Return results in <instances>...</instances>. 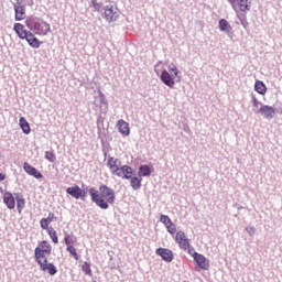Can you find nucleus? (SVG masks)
<instances>
[{"mask_svg":"<svg viewBox=\"0 0 282 282\" xmlns=\"http://www.w3.org/2000/svg\"><path fill=\"white\" fill-rule=\"evenodd\" d=\"M88 193L91 202L101 208V210H107L109 206H113V204H116V192L107 185H100L99 189L90 187Z\"/></svg>","mask_w":282,"mask_h":282,"instance_id":"obj_1","label":"nucleus"},{"mask_svg":"<svg viewBox=\"0 0 282 282\" xmlns=\"http://www.w3.org/2000/svg\"><path fill=\"white\" fill-rule=\"evenodd\" d=\"M52 254V245L47 240H42L34 250L36 263L40 265L42 272H48L54 276L58 272L53 263L47 262V257Z\"/></svg>","mask_w":282,"mask_h":282,"instance_id":"obj_2","label":"nucleus"},{"mask_svg":"<svg viewBox=\"0 0 282 282\" xmlns=\"http://www.w3.org/2000/svg\"><path fill=\"white\" fill-rule=\"evenodd\" d=\"M25 25L31 32H35L37 36H47L52 32L50 23L41 18L30 17L25 20Z\"/></svg>","mask_w":282,"mask_h":282,"instance_id":"obj_3","label":"nucleus"},{"mask_svg":"<svg viewBox=\"0 0 282 282\" xmlns=\"http://www.w3.org/2000/svg\"><path fill=\"white\" fill-rule=\"evenodd\" d=\"M161 80L166 87L173 89L177 83L182 82V76H180V69L175 64L169 66V70L164 69L161 73Z\"/></svg>","mask_w":282,"mask_h":282,"instance_id":"obj_4","label":"nucleus"},{"mask_svg":"<svg viewBox=\"0 0 282 282\" xmlns=\"http://www.w3.org/2000/svg\"><path fill=\"white\" fill-rule=\"evenodd\" d=\"M175 241L177 242L178 248H181V250H184V252H186L187 254H193V252L195 251V248L191 246V240L188 239V237H186V232L182 230L177 231L175 236Z\"/></svg>","mask_w":282,"mask_h":282,"instance_id":"obj_5","label":"nucleus"},{"mask_svg":"<svg viewBox=\"0 0 282 282\" xmlns=\"http://www.w3.org/2000/svg\"><path fill=\"white\" fill-rule=\"evenodd\" d=\"M192 257L200 270H208L210 268V261L204 254L193 251Z\"/></svg>","mask_w":282,"mask_h":282,"instance_id":"obj_6","label":"nucleus"},{"mask_svg":"<svg viewBox=\"0 0 282 282\" xmlns=\"http://www.w3.org/2000/svg\"><path fill=\"white\" fill-rule=\"evenodd\" d=\"M3 204L9 208V210H14L17 207V196H14L11 192H6L2 196Z\"/></svg>","mask_w":282,"mask_h":282,"instance_id":"obj_7","label":"nucleus"},{"mask_svg":"<svg viewBox=\"0 0 282 282\" xmlns=\"http://www.w3.org/2000/svg\"><path fill=\"white\" fill-rule=\"evenodd\" d=\"M107 166L111 173V175H117L119 169L122 167L120 160L109 156L107 161Z\"/></svg>","mask_w":282,"mask_h":282,"instance_id":"obj_8","label":"nucleus"},{"mask_svg":"<svg viewBox=\"0 0 282 282\" xmlns=\"http://www.w3.org/2000/svg\"><path fill=\"white\" fill-rule=\"evenodd\" d=\"M115 175L121 177V180H131L133 177V169L129 165H122Z\"/></svg>","mask_w":282,"mask_h":282,"instance_id":"obj_9","label":"nucleus"},{"mask_svg":"<svg viewBox=\"0 0 282 282\" xmlns=\"http://www.w3.org/2000/svg\"><path fill=\"white\" fill-rule=\"evenodd\" d=\"M156 254L163 259V261H166V263H171L174 259L173 251L171 249L166 248H159L156 249Z\"/></svg>","mask_w":282,"mask_h":282,"instance_id":"obj_10","label":"nucleus"},{"mask_svg":"<svg viewBox=\"0 0 282 282\" xmlns=\"http://www.w3.org/2000/svg\"><path fill=\"white\" fill-rule=\"evenodd\" d=\"M23 170L28 175H31L32 177H35V180L43 178V174L36 170V167L32 166L30 163L24 162L23 163Z\"/></svg>","mask_w":282,"mask_h":282,"instance_id":"obj_11","label":"nucleus"},{"mask_svg":"<svg viewBox=\"0 0 282 282\" xmlns=\"http://www.w3.org/2000/svg\"><path fill=\"white\" fill-rule=\"evenodd\" d=\"M259 113L263 116V118H267V120H272L274 118V115L276 113V110L272 106H261L259 109Z\"/></svg>","mask_w":282,"mask_h":282,"instance_id":"obj_12","label":"nucleus"},{"mask_svg":"<svg viewBox=\"0 0 282 282\" xmlns=\"http://www.w3.org/2000/svg\"><path fill=\"white\" fill-rule=\"evenodd\" d=\"M66 193L75 199H80V197H85V191H83L78 185L67 187Z\"/></svg>","mask_w":282,"mask_h":282,"instance_id":"obj_13","label":"nucleus"},{"mask_svg":"<svg viewBox=\"0 0 282 282\" xmlns=\"http://www.w3.org/2000/svg\"><path fill=\"white\" fill-rule=\"evenodd\" d=\"M118 10L113 9V6H108L105 9V19L109 21V23L113 21H118Z\"/></svg>","mask_w":282,"mask_h":282,"instance_id":"obj_14","label":"nucleus"},{"mask_svg":"<svg viewBox=\"0 0 282 282\" xmlns=\"http://www.w3.org/2000/svg\"><path fill=\"white\" fill-rule=\"evenodd\" d=\"M24 39L31 47H34V50H39V47H41V42L32 31H30Z\"/></svg>","mask_w":282,"mask_h":282,"instance_id":"obj_15","label":"nucleus"},{"mask_svg":"<svg viewBox=\"0 0 282 282\" xmlns=\"http://www.w3.org/2000/svg\"><path fill=\"white\" fill-rule=\"evenodd\" d=\"M52 221H56V215H54V213H50L46 218L40 220L42 230H50V224H52Z\"/></svg>","mask_w":282,"mask_h":282,"instance_id":"obj_16","label":"nucleus"},{"mask_svg":"<svg viewBox=\"0 0 282 282\" xmlns=\"http://www.w3.org/2000/svg\"><path fill=\"white\" fill-rule=\"evenodd\" d=\"M117 129L121 135H129L131 133V130L129 128V123L124 121L123 119L119 120L117 122Z\"/></svg>","mask_w":282,"mask_h":282,"instance_id":"obj_17","label":"nucleus"},{"mask_svg":"<svg viewBox=\"0 0 282 282\" xmlns=\"http://www.w3.org/2000/svg\"><path fill=\"white\" fill-rule=\"evenodd\" d=\"M13 31L19 36V39H25L26 34L30 32L25 29V25L22 23H15L13 26Z\"/></svg>","mask_w":282,"mask_h":282,"instance_id":"obj_18","label":"nucleus"},{"mask_svg":"<svg viewBox=\"0 0 282 282\" xmlns=\"http://www.w3.org/2000/svg\"><path fill=\"white\" fill-rule=\"evenodd\" d=\"M15 21H23L25 19V7L21 3L14 6Z\"/></svg>","mask_w":282,"mask_h":282,"instance_id":"obj_19","label":"nucleus"},{"mask_svg":"<svg viewBox=\"0 0 282 282\" xmlns=\"http://www.w3.org/2000/svg\"><path fill=\"white\" fill-rule=\"evenodd\" d=\"M218 28L220 32H226V34H230L232 32V26L230 25L229 22H227L226 19L219 20Z\"/></svg>","mask_w":282,"mask_h":282,"instance_id":"obj_20","label":"nucleus"},{"mask_svg":"<svg viewBox=\"0 0 282 282\" xmlns=\"http://www.w3.org/2000/svg\"><path fill=\"white\" fill-rule=\"evenodd\" d=\"M235 6H238L240 12H249L250 0H235Z\"/></svg>","mask_w":282,"mask_h":282,"instance_id":"obj_21","label":"nucleus"},{"mask_svg":"<svg viewBox=\"0 0 282 282\" xmlns=\"http://www.w3.org/2000/svg\"><path fill=\"white\" fill-rule=\"evenodd\" d=\"M19 124L23 133H25V135H30L32 129L30 128V122H28V120L24 117H21L19 119Z\"/></svg>","mask_w":282,"mask_h":282,"instance_id":"obj_22","label":"nucleus"},{"mask_svg":"<svg viewBox=\"0 0 282 282\" xmlns=\"http://www.w3.org/2000/svg\"><path fill=\"white\" fill-rule=\"evenodd\" d=\"M15 202H17V210L19 215L23 213V208H25V198H23V195L15 194Z\"/></svg>","mask_w":282,"mask_h":282,"instance_id":"obj_23","label":"nucleus"},{"mask_svg":"<svg viewBox=\"0 0 282 282\" xmlns=\"http://www.w3.org/2000/svg\"><path fill=\"white\" fill-rule=\"evenodd\" d=\"M254 89L257 94H260V96H265V94L268 93V87H265V84L261 80L256 82Z\"/></svg>","mask_w":282,"mask_h":282,"instance_id":"obj_24","label":"nucleus"},{"mask_svg":"<svg viewBox=\"0 0 282 282\" xmlns=\"http://www.w3.org/2000/svg\"><path fill=\"white\" fill-rule=\"evenodd\" d=\"M139 174L142 177H149V175H151V167H149V165H141L139 169Z\"/></svg>","mask_w":282,"mask_h":282,"instance_id":"obj_25","label":"nucleus"},{"mask_svg":"<svg viewBox=\"0 0 282 282\" xmlns=\"http://www.w3.org/2000/svg\"><path fill=\"white\" fill-rule=\"evenodd\" d=\"M130 184L134 191H138L142 186V180L131 176Z\"/></svg>","mask_w":282,"mask_h":282,"instance_id":"obj_26","label":"nucleus"},{"mask_svg":"<svg viewBox=\"0 0 282 282\" xmlns=\"http://www.w3.org/2000/svg\"><path fill=\"white\" fill-rule=\"evenodd\" d=\"M47 230V235L51 237L53 243H58V234H56L55 229L50 227Z\"/></svg>","mask_w":282,"mask_h":282,"instance_id":"obj_27","label":"nucleus"},{"mask_svg":"<svg viewBox=\"0 0 282 282\" xmlns=\"http://www.w3.org/2000/svg\"><path fill=\"white\" fill-rule=\"evenodd\" d=\"M66 250L69 252L70 257L75 259V261H78V259H80V256H78V252H76V248H74V246L66 247Z\"/></svg>","mask_w":282,"mask_h":282,"instance_id":"obj_28","label":"nucleus"},{"mask_svg":"<svg viewBox=\"0 0 282 282\" xmlns=\"http://www.w3.org/2000/svg\"><path fill=\"white\" fill-rule=\"evenodd\" d=\"M76 241V238H72V236H69V234H65L64 237V243L67 246H74V242Z\"/></svg>","mask_w":282,"mask_h":282,"instance_id":"obj_29","label":"nucleus"},{"mask_svg":"<svg viewBox=\"0 0 282 282\" xmlns=\"http://www.w3.org/2000/svg\"><path fill=\"white\" fill-rule=\"evenodd\" d=\"M167 232H170V235H175V232H177V227L174 225V223H170L167 225V227H165Z\"/></svg>","mask_w":282,"mask_h":282,"instance_id":"obj_30","label":"nucleus"},{"mask_svg":"<svg viewBox=\"0 0 282 282\" xmlns=\"http://www.w3.org/2000/svg\"><path fill=\"white\" fill-rule=\"evenodd\" d=\"M45 159L48 162H56V155L54 154V152H51V151L45 152Z\"/></svg>","mask_w":282,"mask_h":282,"instance_id":"obj_31","label":"nucleus"},{"mask_svg":"<svg viewBox=\"0 0 282 282\" xmlns=\"http://www.w3.org/2000/svg\"><path fill=\"white\" fill-rule=\"evenodd\" d=\"M160 221L161 224H163L165 226V228L167 227V225L170 223H172L173 220H171V218L167 215H161L160 217Z\"/></svg>","mask_w":282,"mask_h":282,"instance_id":"obj_32","label":"nucleus"},{"mask_svg":"<svg viewBox=\"0 0 282 282\" xmlns=\"http://www.w3.org/2000/svg\"><path fill=\"white\" fill-rule=\"evenodd\" d=\"M82 270L83 272H85V274H91V265H89V263L84 262V264L82 265Z\"/></svg>","mask_w":282,"mask_h":282,"instance_id":"obj_33","label":"nucleus"},{"mask_svg":"<svg viewBox=\"0 0 282 282\" xmlns=\"http://www.w3.org/2000/svg\"><path fill=\"white\" fill-rule=\"evenodd\" d=\"M91 4L97 12L100 11L101 6L98 3V1L91 0Z\"/></svg>","mask_w":282,"mask_h":282,"instance_id":"obj_34","label":"nucleus"},{"mask_svg":"<svg viewBox=\"0 0 282 282\" xmlns=\"http://www.w3.org/2000/svg\"><path fill=\"white\" fill-rule=\"evenodd\" d=\"M246 231H247L250 236H252V235H254V232H257V229H256L254 227H247V228H246Z\"/></svg>","mask_w":282,"mask_h":282,"instance_id":"obj_35","label":"nucleus"},{"mask_svg":"<svg viewBox=\"0 0 282 282\" xmlns=\"http://www.w3.org/2000/svg\"><path fill=\"white\" fill-rule=\"evenodd\" d=\"M261 105V102H259V100H257V98L253 99V107H259Z\"/></svg>","mask_w":282,"mask_h":282,"instance_id":"obj_36","label":"nucleus"},{"mask_svg":"<svg viewBox=\"0 0 282 282\" xmlns=\"http://www.w3.org/2000/svg\"><path fill=\"white\" fill-rule=\"evenodd\" d=\"M3 180H6V174L0 173V182H3Z\"/></svg>","mask_w":282,"mask_h":282,"instance_id":"obj_37","label":"nucleus"},{"mask_svg":"<svg viewBox=\"0 0 282 282\" xmlns=\"http://www.w3.org/2000/svg\"><path fill=\"white\" fill-rule=\"evenodd\" d=\"M230 6H232V8L235 9V0H228Z\"/></svg>","mask_w":282,"mask_h":282,"instance_id":"obj_38","label":"nucleus"},{"mask_svg":"<svg viewBox=\"0 0 282 282\" xmlns=\"http://www.w3.org/2000/svg\"><path fill=\"white\" fill-rule=\"evenodd\" d=\"M99 96H100V98H102V100H104V98H105V94L99 93Z\"/></svg>","mask_w":282,"mask_h":282,"instance_id":"obj_39","label":"nucleus"},{"mask_svg":"<svg viewBox=\"0 0 282 282\" xmlns=\"http://www.w3.org/2000/svg\"><path fill=\"white\" fill-rule=\"evenodd\" d=\"M18 1V3H20V1H23V0H17Z\"/></svg>","mask_w":282,"mask_h":282,"instance_id":"obj_40","label":"nucleus"}]
</instances>
